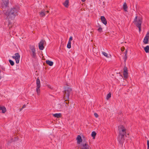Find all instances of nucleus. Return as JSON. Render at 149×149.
<instances>
[{"instance_id":"nucleus-28","label":"nucleus","mask_w":149,"mask_h":149,"mask_svg":"<svg viewBox=\"0 0 149 149\" xmlns=\"http://www.w3.org/2000/svg\"><path fill=\"white\" fill-rule=\"evenodd\" d=\"M102 54L105 57H107V58H108L109 56H108V55L107 53L106 52H102Z\"/></svg>"},{"instance_id":"nucleus-7","label":"nucleus","mask_w":149,"mask_h":149,"mask_svg":"<svg viewBox=\"0 0 149 149\" xmlns=\"http://www.w3.org/2000/svg\"><path fill=\"white\" fill-rule=\"evenodd\" d=\"M15 56H13L12 57L13 58L15 59L16 63L18 64L19 63L20 56L18 53H17L15 54Z\"/></svg>"},{"instance_id":"nucleus-29","label":"nucleus","mask_w":149,"mask_h":149,"mask_svg":"<svg viewBox=\"0 0 149 149\" xmlns=\"http://www.w3.org/2000/svg\"><path fill=\"white\" fill-rule=\"evenodd\" d=\"M147 149H149V140L147 141Z\"/></svg>"},{"instance_id":"nucleus-20","label":"nucleus","mask_w":149,"mask_h":149,"mask_svg":"<svg viewBox=\"0 0 149 149\" xmlns=\"http://www.w3.org/2000/svg\"><path fill=\"white\" fill-rule=\"evenodd\" d=\"M40 16L44 17L45 15V10H42L40 13Z\"/></svg>"},{"instance_id":"nucleus-15","label":"nucleus","mask_w":149,"mask_h":149,"mask_svg":"<svg viewBox=\"0 0 149 149\" xmlns=\"http://www.w3.org/2000/svg\"><path fill=\"white\" fill-rule=\"evenodd\" d=\"M53 116L54 117H56L57 118H59L61 117L62 114L61 113H56L53 114Z\"/></svg>"},{"instance_id":"nucleus-16","label":"nucleus","mask_w":149,"mask_h":149,"mask_svg":"<svg viewBox=\"0 0 149 149\" xmlns=\"http://www.w3.org/2000/svg\"><path fill=\"white\" fill-rule=\"evenodd\" d=\"M46 63L50 66H52L53 65V62L49 60H47L46 61Z\"/></svg>"},{"instance_id":"nucleus-9","label":"nucleus","mask_w":149,"mask_h":149,"mask_svg":"<svg viewBox=\"0 0 149 149\" xmlns=\"http://www.w3.org/2000/svg\"><path fill=\"white\" fill-rule=\"evenodd\" d=\"M30 49L31 50L32 54L31 55L32 58H35L36 56V54L35 53L36 50L35 48V47L34 46H30Z\"/></svg>"},{"instance_id":"nucleus-14","label":"nucleus","mask_w":149,"mask_h":149,"mask_svg":"<svg viewBox=\"0 0 149 149\" xmlns=\"http://www.w3.org/2000/svg\"><path fill=\"white\" fill-rule=\"evenodd\" d=\"M1 113H5L6 111V109L4 106L1 107L0 106V112H1Z\"/></svg>"},{"instance_id":"nucleus-43","label":"nucleus","mask_w":149,"mask_h":149,"mask_svg":"<svg viewBox=\"0 0 149 149\" xmlns=\"http://www.w3.org/2000/svg\"><path fill=\"white\" fill-rule=\"evenodd\" d=\"M98 26H99L100 27V25L99 23H98Z\"/></svg>"},{"instance_id":"nucleus-18","label":"nucleus","mask_w":149,"mask_h":149,"mask_svg":"<svg viewBox=\"0 0 149 149\" xmlns=\"http://www.w3.org/2000/svg\"><path fill=\"white\" fill-rule=\"evenodd\" d=\"M127 6L126 3L125 2L123 4V9L124 11H127Z\"/></svg>"},{"instance_id":"nucleus-23","label":"nucleus","mask_w":149,"mask_h":149,"mask_svg":"<svg viewBox=\"0 0 149 149\" xmlns=\"http://www.w3.org/2000/svg\"><path fill=\"white\" fill-rule=\"evenodd\" d=\"M40 87H37L36 90V92H37V94L39 95L40 94Z\"/></svg>"},{"instance_id":"nucleus-30","label":"nucleus","mask_w":149,"mask_h":149,"mask_svg":"<svg viewBox=\"0 0 149 149\" xmlns=\"http://www.w3.org/2000/svg\"><path fill=\"white\" fill-rule=\"evenodd\" d=\"M127 55H125V56H124V61H125H125H126V60H127Z\"/></svg>"},{"instance_id":"nucleus-10","label":"nucleus","mask_w":149,"mask_h":149,"mask_svg":"<svg viewBox=\"0 0 149 149\" xmlns=\"http://www.w3.org/2000/svg\"><path fill=\"white\" fill-rule=\"evenodd\" d=\"M123 77L125 79H127L128 76V72L127 70V67L125 66L123 69Z\"/></svg>"},{"instance_id":"nucleus-8","label":"nucleus","mask_w":149,"mask_h":149,"mask_svg":"<svg viewBox=\"0 0 149 149\" xmlns=\"http://www.w3.org/2000/svg\"><path fill=\"white\" fill-rule=\"evenodd\" d=\"M45 43H46V41L44 40H42L40 41L38 44L39 49L40 50H42L44 49V47L43 45Z\"/></svg>"},{"instance_id":"nucleus-11","label":"nucleus","mask_w":149,"mask_h":149,"mask_svg":"<svg viewBox=\"0 0 149 149\" xmlns=\"http://www.w3.org/2000/svg\"><path fill=\"white\" fill-rule=\"evenodd\" d=\"M77 144H80V143L82 142V139H81V136L80 135H78L77 138Z\"/></svg>"},{"instance_id":"nucleus-13","label":"nucleus","mask_w":149,"mask_h":149,"mask_svg":"<svg viewBox=\"0 0 149 149\" xmlns=\"http://www.w3.org/2000/svg\"><path fill=\"white\" fill-rule=\"evenodd\" d=\"M149 36H146L144 38L143 42L144 44H147L148 43Z\"/></svg>"},{"instance_id":"nucleus-32","label":"nucleus","mask_w":149,"mask_h":149,"mask_svg":"<svg viewBox=\"0 0 149 149\" xmlns=\"http://www.w3.org/2000/svg\"><path fill=\"white\" fill-rule=\"evenodd\" d=\"M72 40V37L70 36L69 38V42H71V41Z\"/></svg>"},{"instance_id":"nucleus-31","label":"nucleus","mask_w":149,"mask_h":149,"mask_svg":"<svg viewBox=\"0 0 149 149\" xmlns=\"http://www.w3.org/2000/svg\"><path fill=\"white\" fill-rule=\"evenodd\" d=\"M139 29V32L140 31H141V25L140 26V25H139V26H136Z\"/></svg>"},{"instance_id":"nucleus-35","label":"nucleus","mask_w":149,"mask_h":149,"mask_svg":"<svg viewBox=\"0 0 149 149\" xmlns=\"http://www.w3.org/2000/svg\"><path fill=\"white\" fill-rule=\"evenodd\" d=\"M11 24V22L9 21H8V26H9V28H10V27L9 26V25Z\"/></svg>"},{"instance_id":"nucleus-24","label":"nucleus","mask_w":149,"mask_h":149,"mask_svg":"<svg viewBox=\"0 0 149 149\" xmlns=\"http://www.w3.org/2000/svg\"><path fill=\"white\" fill-rule=\"evenodd\" d=\"M9 62L11 65L13 66L14 65L15 63L13 61L9 59Z\"/></svg>"},{"instance_id":"nucleus-41","label":"nucleus","mask_w":149,"mask_h":149,"mask_svg":"<svg viewBox=\"0 0 149 149\" xmlns=\"http://www.w3.org/2000/svg\"><path fill=\"white\" fill-rule=\"evenodd\" d=\"M86 0H81V1L82 2H84L85 1H86Z\"/></svg>"},{"instance_id":"nucleus-38","label":"nucleus","mask_w":149,"mask_h":149,"mask_svg":"<svg viewBox=\"0 0 149 149\" xmlns=\"http://www.w3.org/2000/svg\"><path fill=\"white\" fill-rule=\"evenodd\" d=\"M26 107V105L25 104H24L23 106H22V109H23V108H25Z\"/></svg>"},{"instance_id":"nucleus-6","label":"nucleus","mask_w":149,"mask_h":149,"mask_svg":"<svg viewBox=\"0 0 149 149\" xmlns=\"http://www.w3.org/2000/svg\"><path fill=\"white\" fill-rule=\"evenodd\" d=\"M89 146L86 142L84 141L82 143L80 146V148L81 149H89Z\"/></svg>"},{"instance_id":"nucleus-33","label":"nucleus","mask_w":149,"mask_h":149,"mask_svg":"<svg viewBox=\"0 0 149 149\" xmlns=\"http://www.w3.org/2000/svg\"><path fill=\"white\" fill-rule=\"evenodd\" d=\"M94 115L95 116V117L96 118H97L99 116L98 114L96 113H94Z\"/></svg>"},{"instance_id":"nucleus-26","label":"nucleus","mask_w":149,"mask_h":149,"mask_svg":"<svg viewBox=\"0 0 149 149\" xmlns=\"http://www.w3.org/2000/svg\"><path fill=\"white\" fill-rule=\"evenodd\" d=\"M67 47L68 49H70L71 48V42H68L67 45Z\"/></svg>"},{"instance_id":"nucleus-34","label":"nucleus","mask_w":149,"mask_h":149,"mask_svg":"<svg viewBox=\"0 0 149 149\" xmlns=\"http://www.w3.org/2000/svg\"><path fill=\"white\" fill-rule=\"evenodd\" d=\"M1 68L4 71L5 70V67H3V66H1Z\"/></svg>"},{"instance_id":"nucleus-39","label":"nucleus","mask_w":149,"mask_h":149,"mask_svg":"<svg viewBox=\"0 0 149 149\" xmlns=\"http://www.w3.org/2000/svg\"><path fill=\"white\" fill-rule=\"evenodd\" d=\"M49 10H47L46 11H45V14H46V13H49Z\"/></svg>"},{"instance_id":"nucleus-42","label":"nucleus","mask_w":149,"mask_h":149,"mask_svg":"<svg viewBox=\"0 0 149 149\" xmlns=\"http://www.w3.org/2000/svg\"><path fill=\"white\" fill-rule=\"evenodd\" d=\"M22 109H22V108L20 109V111H21Z\"/></svg>"},{"instance_id":"nucleus-4","label":"nucleus","mask_w":149,"mask_h":149,"mask_svg":"<svg viewBox=\"0 0 149 149\" xmlns=\"http://www.w3.org/2000/svg\"><path fill=\"white\" fill-rule=\"evenodd\" d=\"M142 21V18L140 17H138L137 16H136L134 19L133 23L136 26L141 25Z\"/></svg>"},{"instance_id":"nucleus-25","label":"nucleus","mask_w":149,"mask_h":149,"mask_svg":"<svg viewBox=\"0 0 149 149\" xmlns=\"http://www.w3.org/2000/svg\"><path fill=\"white\" fill-rule=\"evenodd\" d=\"M111 93L110 92L107 95L106 97V99L108 100L111 97Z\"/></svg>"},{"instance_id":"nucleus-17","label":"nucleus","mask_w":149,"mask_h":149,"mask_svg":"<svg viewBox=\"0 0 149 149\" xmlns=\"http://www.w3.org/2000/svg\"><path fill=\"white\" fill-rule=\"evenodd\" d=\"M36 87H40V79H39V77H38L36 79Z\"/></svg>"},{"instance_id":"nucleus-2","label":"nucleus","mask_w":149,"mask_h":149,"mask_svg":"<svg viewBox=\"0 0 149 149\" xmlns=\"http://www.w3.org/2000/svg\"><path fill=\"white\" fill-rule=\"evenodd\" d=\"M18 8L16 7H13L10 9H9L7 10H3V13L7 18H11L12 19H13L16 15H17Z\"/></svg>"},{"instance_id":"nucleus-5","label":"nucleus","mask_w":149,"mask_h":149,"mask_svg":"<svg viewBox=\"0 0 149 149\" xmlns=\"http://www.w3.org/2000/svg\"><path fill=\"white\" fill-rule=\"evenodd\" d=\"M3 2L1 3V7L2 10L8 7L9 4V0H2Z\"/></svg>"},{"instance_id":"nucleus-37","label":"nucleus","mask_w":149,"mask_h":149,"mask_svg":"<svg viewBox=\"0 0 149 149\" xmlns=\"http://www.w3.org/2000/svg\"><path fill=\"white\" fill-rule=\"evenodd\" d=\"M127 50H126L125 52L124 53L125 54V55H127Z\"/></svg>"},{"instance_id":"nucleus-40","label":"nucleus","mask_w":149,"mask_h":149,"mask_svg":"<svg viewBox=\"0 0 149 149\" xmlns=\"http://www.w3.org/2000/svg\"><path fill=\"white\" fill-rule=\"evenodd\" d=\"M146 36H149V32H148L147 34H146Z\"/></svg>"},{"instance_id":"nucleus-12","label":"nucleus","mask_w":149,"mask_h":149,"mask_svg":"<svg viewBox=\"0 0 149 149\" xmlns=\"http://www.w3.org/2000/svg\"><path fill=\"white\" fill-rule=\"evenodd\" d=\"M100 19L102 22L105 25H106L107 24V20L104 16H101L100 17Z\"/></svg>"},{"instance_id":"nucleus-21","label":"nucleus","mask_w":149,"mask_h":149,"mask_svg":"<svg viewBox=\"0 0 149 149\" xmlns=\"http://www.w3.org/2000/svg\"><path fill=\"white\" fill-rule=\"evenodd\" d=\"M144 49L146 53L149 52V45H147L144 48Z\"/></svg>"},{"instance_id":"nucleus-27","label":"nucleus","mask_w":149,"mask_h":149,"mask_svg":"<svg viewBox=\"0 0 149 149\" xmlns=\"http://www.w3.org/2000/svg\"><path fill=\"white\" fill-rule=\"evenodd\" d=\"M97 31L100 33L102 32V29L101 27V26L100 25V27L97 29Z\"/></svg>"},{"instance_id":"nucleus-3","label":"nucleus","mask_w":149,"mask_h":149,"mask_svg":"<svg viewBox=\"0 0 149 149\" xmlns=\"http://www.w3.org/2000/svg\"><path fill=\"white\" fill-rule=\"evenodd\" d=\"M64 89V91H63V93L64 98L65 99H66L65 101L67 100H68L69 99L70 95L72 90L68 86H65Z\"/></svg>"},{"instance_id":"nucleus-36","label":"nucleus","mask_w":149,"mask_h":149,"mask_svg":"<svg viewBox=\"0 0 149 149\" xmlns=\"http://www.w3.org/2000/svg\"><path fill=\"white\" fill-rule=\"evenodd\" d=\"M125 48L124 47H122L121 48V50L122 52H123V51L124 50H125Z\"/></svg>"},{"instance_id":"nucleus-22","label":"nucleus","mask_w":149,"mask_h":149,"mask_svg":"<svg viewBox=\"0 0 149 149\" xmlns=\"http://www.w3.org/2000/svg\"><path fill=\"white\" fill-rule=\"evenodd\" d=\"M96 135V133L95 131L92 132L91 135V136L93 137V139H94Z\"/></svg>"},{"instance_id":"nucleus-19","label":"nucleus","mask_w":149,"mask_h":149,"mask_svg":"<svg viewBox=\"0 0 149 149\" xmlns=\"http://www.w3.org/2000/svg\"><path fill=\"white\" fill-rule=\"evenodd\" d=\"M69 0H66L63 3L64 6L66 8H68V6Z\"/></svg>"},{"instance_id":"nucleus-1","label":"nucleus","mask_w":149,"mask_h":149,"mask_svg":"<svg viewBox=\"0 0 149 149\" xmlns=\"http://www.w3.org/2000/svg\"><path fill=\"white\" fill-rule=\"evenodd\" d=\"M118 140L120 144H123L124 142L125 138L127 137L126 135V130L123 125L118 126Z\"/></svg>"}]
</instances>
